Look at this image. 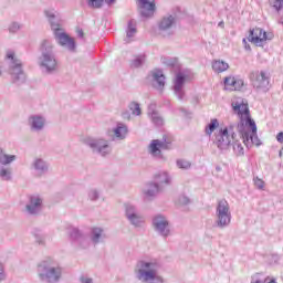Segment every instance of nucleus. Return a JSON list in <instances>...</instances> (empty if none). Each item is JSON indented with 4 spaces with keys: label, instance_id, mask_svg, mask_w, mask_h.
I'll list each match as a JSON object with an SVG mask.
<instances>
[{
    "label": "nucleus",
    "instance_id": "1",
    "mask_svg": "<svg viewBox=\"0 0 283 283\" xmlns=\"http://www.w3.org/2000/svg\"><path fill=\"white\" fill-rule=\"evenodd\" d=\"M232 109L240 116V122L235 124V130L240 134V138L243 139L245 147H260V138L258 137V125L255 120L251 118L249 112V104L244 101L233 102Z\"/></svg>",
    "mask_w": 283,
    "mask_h": 283
},
{
    "label": "nucleus",
    "instance_id": "2",
    "mask_svg": "<svg viewBox=\"0 0 283 283\" xmlns=\"http://www.w3.org/2000/svg\"><path fill=\"white\" fill-rule=\"evenodd\" d=\"M135 277L140 283H165L160 263L156 259H140L135 266Z\"/></svg>",
    "mask_w": 283,
    "mask_h": 283
},
{
    "label": "nucleus",
    "instance_id": "3",
    "mask_svg": "<svg viewBox=\"0 0 283 283\" xmlns=\"http://www.w3.org/2000/svg\"><path fill=\"white\" fill-rule=\"evenodd\" d=\"M38 65L44 74H55L59 72V60L54 52V44L50 40H43L40 43V56Z\"/></svg>",
    "mask_w": 283,
    "mask_h": 283
},
{
    "label": "nucleus",
    "instance_id": "4",
    "mask_svg": "<svg viewBox=\"0 0 283 283\" xmlns=\"http://www.w3.org/2000/svg\"><path fill=\"white\" fill-rule=\"evenodd\" d=\"M235 132H238L235 124L220 128L216 135V145L219 149H227L229 145H232L235 156H242L244 154V147H242V143L238 139Z\"/></svg>",
    "mask_w": 283,
    "mask_h": 283
},
{
    "label": "nucleus",
    "instance_id": "5",
    "mask_svg": "<svg viewBox=\"0 0 283 283\" xmlns=\"http://www.w3.org/2000/svg\"><path fill=\"white\" fill-rule=\"evenodd\" d=\"M38 276L41 282L59 283L63 280V266L52 258L45 259L39 264Z\"/></svg>",
    "mask_w": 283,
    "mask_h": 283
},
{
    "label": "nucleus",
    "instance_id": "6",
    "mask_svg": "<svg viewBox=\"0 0 283 283\" xmlns=\"http://www.w3.org/2000/svg\"><path fill=\"white\" fill-rule=\"evenodd\" d=\"M82 143L83 145H86V147H90L93 154L102 156V158H106V156L112 154V145L109 144V140L103 137H84L82 138Z\"/></svg>",
    "mask_w": 283,
    "mask_h": 283
},
{
    "label": "nucleus",
    "instance_id": "7",
    "mask_svg": "<svg viewBox=\"0 0 283 283\" xmlns=\"http://www.w3.org/2000/svg\"><path fill=\"white\" fill-rule=\"evenodd\" d=\"M193 78V74L189 70H182L175 74L172 80V90L179 101L185 99V85Z\"/></svg>",
    "mask_w": 283,
    "mask_h": 283
},
{
    "label": "nucleus",
    "instance_id": "8",
    "mask_svg": "<svg viewBox=\"0 0 283 283\" xmlns=\"http://www.w3.org/2000/svg\"><path fill=\"white\" fill-rule=\"evenodd\" d=\"M7 59L11 61L9 72L11 74L13 83H17L18 85H21V83H25V72H23V64L21 63V60H19L12 51L7 53Z\"/></svg>",
    "mask_w": 283,
    "mask_h": 283
},
{
    "label": "nucleus",
    "instance_id": "9",
    "mask_svg": "<svg viewBox=\"0 0 283 283\" xmlns=\"http://www.w3.org/2000/svg\"><path fill=\"white\" fill-rule=\"evenodd\" d=\"M216 216V224L219 229H227V227L231 224V208L229 207V201H227V199L218 201Z\"/></svg>",
    "mask_w": 283,
    "mask_h": 283
},
{
    "label": "nucleus",
    "instance_id": "10",
    "mask_svg": "<svg viewBox=\"0 0 283 283\" xmlns=\"http://www.w3.org/2000/svg\"><path fill=\"white\" fill-rule=\"evenodd\" d=\"M125 218L134 229H143L145 227V216L138 211L134 203H124Z\"/></svg>",
    "mask_w": 283,
    "mask_h": 283
},
{
    "label": "nucleus",
    "instance_id": "11",
    "mask_svg": "<svg viewBox=\"0 0 283 283\" xmlns=\"http://www.w3.org/2000/svg\"><path fill=\"white\" fill-rule=\"evenodd\" d=\"M17 160L15 155H8L3 148H0V178L6 182L12 180V163Z\"/></svg>",
    "mask_w": 283,
    "mask_h": 283
},
{
    "label": "nucleus",
    "instance_id": "12",
    "mask_svg": "<svg viewBox=\"0 0 283 283\" xmlns=\"http://www.w3.org/2000/svg\"><path fill=\"white\" fill-rule=\"evenodd\" d=\"M153 227L156 233L164 238V240H167V238L171 235V224L169 223L167 217L163 214H157L153 218Z\"/></svg>",
    "mask_w": 283,
    "mask_h": 283
},
{
    "label": "nucleus",
    "instance_id": "13",
    "mask_svg": "<svg viewBox=\"0 0 283 283\" xmlns=\"http://www.w3.org/2000/svg\"><path fill=\"white\" fill-rule=\"evenodd\" d=\"M250 81H252L253 87L261 90V92H266L271 87V77L264 71L252 72Z\"/></svg>",
    "mask_w": 283,
    "mask_h": 283
},
{
    "label": "nucleus",
    "instance_id": "14",
    "mask_svg": "<svg viewBox=\"0 0 283 283\" xmlns=\"http://www.w3.org/2000/svg\"><path fill=\"white\" fill-rule=\"evenodd\" d=\"M163 149H169V144L165 140L153 139L148 145V154L151 155L153 158L157 160H167V158L163 155Z\"/></svg>",
    "mask_w": 283,
    "mask_h": 283
},
{
    "label": "nucleus",
    "instance_id": "15",
    "mask_svg": "<svg viewBox=\"0 0 283 283\" xmlns=\"http://www.w3.org/2000/svg\"><path fill=\"white\" fill-rule=\"evenodd\" d=\"M54 38L62 48L67 50V52H76V41L74 40V38L67 35V33H65L63 29L56 31L54 33Z\"/></svg>",
    "mask_w": 283,
    "mask_h": 283
},
{
    "label": "nucleus",
    "instance_id": "16",
    "mask_svg": "<svg viewBox=\"0 0 283 283\" xmlns=\"http://www.w3.org/2000/svg\"><path fill=\"white\" fill-rule=\"evenodd\" d=\"M137 10L144 19H151L156 13V0H136Z\"/></svg>",
    "mask_w": 283,
    "mask_h": 283
},
{
    "label": "nucleus",
    "instance_id": "17",
    "mask_svg": "<svg viewBox=\"0 0 283 283\" xmlns=\"http://www.w3.org/2000/svg\"><path fill=\"white\" fill-rule=\"evenodd\" d=\"M24 211L28 216H39L43 211V198L39 195H33L29 197V201L24 207Z\"/></svg>",
    "mask_w": 283,
    "mask_h": 283
},
{
    "label": "nucleus",
    "instance_id": "18",
    "mask_svg": "<svg viewBox=\"0 0 283 283\" xmlns=\"http://www.w3.org/2000/svg\"><path fill=\"white\" fill-rule=\"evenodd\" d=\"M176 25V15L168 14L164 17L158 23L159 34L161 36H171L174 34L172 28Z\"/></svg>",
    "mask_w": 283,
    "mask_h": 283
},
{
    "label": "nucleus",
    "instance_id": "19",
    "mask_svg": "<svg viewBox=\"0 0 283 283\" xmlns=\"http://www.w3.org/2000/svg\"><path fill=\"white\" fill-rule=\"evenodd\" d=\"M43 14L48 19V22L50 24V28L53 34H55L60 30H63V28H61V19L59 18V12L56 10L52 8L45 9L43 11Z\"/></svg>",
    "mask_w": 283,
    "mask_h": 283
},
{
    "label": "nucleus",
    "instance_id": "20",
    "mask_svg": "<svg viewBox=\"0 0 283 283\" xmlns=\"http://www.w3.org/2000/svg\"><path fill=\"white\" fill-rule=\"evenodd\" d=\"M268 39L269 38L266 36V31H264V29L262 28L251 29L248 36V41H250V43H253L258 48H262Z\"/></svg>",
    "mask_w": 283,
    "mask_h": 283
},
{
    "label": "nucleus",
    "instance_id": "21",
    "mask_svg": "<svg viewBox=\"0 0 283 283\" xmlns=\"http://www.w3.org/2000/svg\"><path fill=\"white\" fill-rule=\"evenodd\" d=\"M149 78H150L151 86L155 90H157V92H164L165 85H166V82H165L166 77H165V73H163V71L154 70L150 73Z\"/></svg>",
    "mask_w": 283,
    "mask_h": 283
},
{
    "label": "nucleus",
    "instance_id": "22",
    "mask_svg": "<svg viewBox=\"0 0 283 283\" xmlns=\"http://www.w3.org/2000/svg\"><path fill=\"white\" fill-rule=\"evenodd\" d=\"M45 123L46 119L43 117V115H31L28 118V124L31 132H43V129H45Z\"/></svg>",
    "mask_w": 283,
    "mask_h": 283
},
{
    "label": "nucleus",
    "instance_id": "23",
    "mask_svg": "<svg viewBox=\"0 0 283 283\" xmlns=\"http://www.w3.org/2000/svg\"><path fill=\"white\" fill-rule=\"evenodd\" d=\"M163 189L158 184L154 182H148L146 186L143 188L142 193L147 198L148 200H151L158 196Z\"/></svg>",
    "mask_w": 283,
    "mask_h": 283
},
{
    "label": "nucleus",
    "instance_id": "24",
    "mask_svg": "<svg viewBox=\"0 0 283 283\" xmlns=\"http://www.w3.org/2000/svg\"><path fill=\"white\" fill-rule=\"evenodd\" d=\"M154 182L163 190V187L171 185V175L167 170L158 171L154 175Z\"/></svg>",
    "mask_w": 283,
    "mask_h": 283
},
{
    "label": "nucleus",
    "instance_id": "25",
    "mask_svg": "<svg viewBox=\"0 0 283 283\" xmlns=\"http://www.w3.org/2000/svg\"><path fill=\"white\" fill-rule=\"evenodd\" d=\"M32 169L38 174V176H43V174H48L50 169V165L43 158H35L31 164Z\"/></svg>",
    "mask_w": 283,
    "mask_h": 283
},
{
    "label": "nucleus",
    "instance_id": "26",
    "mask_svg": "<svg viewBox=\"0 0 283 283\" xmlns=\"http://www.w3.org/2000/svg\"><path fill=\"white\" fill-rule=\"evenodd\" d=\"M129 134V128L123 123H118L115 128H113V140H125Z\"/></svg>",
    "mask_w": 283,
    "mask_h": 283
},
{
    "label": "nucleus",
    "instance_id": "27",
    "mask_svg": "<svg viewBox=\"0 0 283 283\" xmlns=\"http://www.w3.org/2000/svg\"><path fill=\"white\" fill-rule=\"evenodd\" d=\"M224 87L226 90H230L231 92L242 90L244 85V81L242 80H235L233 76L224 77Z\"/></svg>",
    "mask_w": 283,
    "mask_h": 283
},
{
    "label": "nucleus",
    "instance_id": "28",
    "mask_svg": "<svg viewBox=\"0 0 283 283\" xmlns=\"http://www.w3.org/2000/svg\"><path fill=\"white\" fill-rule=\"evenodd\" d=\"M107 238V234H105V230L101 227H94L91 230V242L93 244H99V242H103Z\"/></svg>",
    "mask_w": 283,
    "mask_h": 283
},
{
    "label": "nucleus",
    "instance_id": "29",
    "mask_svg": "<svg viewBox=\"0 0 283 283\" xmlns=\"http://www.w3.org/2000/svg\"><path fill=\"white\" fill-rule=\"evenodd\" d=\"M69 235L72 238V240H75L80 244L87 242V237L83 233V231L78 230V228H71Z\"/></svg>",
    "mask_w": 283,
    "mask_h": 283
},
{
    "label": "nucleus",
    "instance_id": "30",
    "mask_svg": "<svg viewBox=\"0 0 283 283\" xmlns=\"http://www.w3.org/2000/svg\"><path fill=\"white\" fill-rule=\"evenodd\" d=\"M136 21L130 20L127 24V29H126V39H127V43H129V41H132V39H134V36H136Z\"/></svg>",
    "mask_w": 283,
    "mask_h": 283
},
{
    "label": "nucleus",
    "instance_id": "31",
    "mask_svg": "<svg viewBox=\"0 0 283 283\" xmlns=\"http://www.w3.org/2000/svg\"><path fill=\"white\" fill-rule=\"evenodd\" d=\"M148 116H150V119L155 125H163V117H160V114H158V112L154 111V105H150L148 107Z\"/></svg>",
    "mask_w": 283,
    "mask_h": 283
},
{
    "label": "nucleus",
    "instance_id": "32",
    "mask_svg": "<svg viewBox=\"0 0 283 283\" xmlns=\"http://www.w3.org/2000/svg\"><path fill=\"white\" fill-rule=\"evenodd\" d=\"M213 70L218 74H221V72H227V70H229V63H227L222 60L214 61L213 62Z\"/></svg>",
    "mask_w": 283,
    "mask_h": 283
},
{
    "label": "nucleus",
    "instance_id": "33",
    "mask_svg": "<svg viewBox=\"0 0 283 283\" xmlns=\"http://www.w3.org/2000/svg\"><path fill=\"white\" fill-rule=\"evenodd\" d=\"M128 109L132 112L133 116H140V114H143V111L140 109V104H138V102H132L128 105Z\"/></svg>",
    "mask_w": 283,
    "mask_h": 283
},
{
    "label": "nucleus",
    "instance_id": "34",
    "mask_svg": "<svg viewBox=\"0 0 283 283\" xmlns=\"http://www.w3.org/2000/svg\"><path fill=\"white\" fill-rule=\"evenodd\" d=\"M87 198L91 200V202H96L101 198V190L96 188H92L87 192Z\"/></svg>",
    "mask_w": 283,
    "mask_h": 283
},
{
    "label": "nucleus",
    "instance_id": "35",
    "mask_svg": "<svg viewBox=\"0 0 283 283\" xmlns=\"http://www.w3.org/2000/svg\"><path fill=\"white\" fill-rule=\"evenodd\" d=\"M176 165H177L178 169H182L184 171L191 169V161H189L187 159H177Z\"/></svg>",
    "mask_w": 283,
    "mask_h": 283
},
{
    "label": "nucleus",
    "instance_id": "36",
    "mask_svg": "<svg viewBox=\"0 0 283 283\" xmlns=\"http://www.w3.org/2000/svg\"><path fill=\"white\" fill-rule=\"evenodd\" d=\"M86 3L88 6V8L98 10V9L103 8L105 0H86Z\"/></svg>",
    "mask_w": 283,
    "mask_h": 283
},
{
    "label": "nucleus",
    "instance_id": "37",
    "mask_svg": "<svg viewBox=\"0 0 283 283\" xmlns=\"http://www.w3.org/2000/svg\"><path fill=\"white\" fill-rule=\"evenodd\" d=\"M145 63V55H138L132 61V67H140Z\"/></svg>",
    "mask_w": 283,
    "mask_h": 283
},
{
    "label": "nucleus",
    "instance_id": "38",
    "mask_svg": "<svg viewBox=\"0 0 283 283\" xmlns=\"http://www.w3.org/2000/svg\"><path fill=\"white\" fill-rule=\"evenodd\" d=\"M191 203V199L189 197L181 195L177 199V205H181V207H187V205Z\"/></svg>",
    "mask_w": 283,
    "mask_h": 283
},
{
    "label": "nucleus",
    "instance_id": "39",
    "mask_svg": "<svg viewBox=\"0 0 283 283\" xmlns=\"http://www.w3.org/2000/svg\"><path fill=\"white\" fill-rule=\"evenodd\" d=\"M19 30H21V23H19V22H11L9 24V32H10V34H17V32H19Z\"/></svg>",
    "mask_w": 283,
    "mask_h": 283
},
{
    "label": "nucleus",
    "instance_id": "40",
    "mask_svg": "<svg viewBox=\"0 0 283 283\" xmlns=\"http://www.w3.org/2000/svg\"><path fill=\"white\" fill-rule=\"evenodd\" d=\"M254 186L256 187V189H260V190L264 189V180L255 177L254 178Z\"/></svg>",
    "mask_w": 283,
    "mask_h": 283
},
{
    "label": "nucleus",
    "instance_id": "41",
    "mask_svg": "<svg viewBox=\"0 0 283 283\" xmlns=\"http://www.w3.org/2000/svg\"><path fill=\"white\" fill-rule=\"evenodd\" d=\"M6 268L3 266V263H0V283L6 282Z\"/></svg>",
    "mask_w": 283,
    "mask_h": 283
},
{
    "label": "nucleus",
    "instance_id": "42",
    "mask_svg": "<svg viewBox=\"0 0 283 283\" xmlns=\"http://www.w3.org/2000/svg\"><path fill=\"white\" fill-rule=\"evenodd\" d=\"M207 136H211L213 134V119L210 120L208 127L206 128Z\"/></svg>",
    "mask_w": 283,
    "mask_h": 283
},
{
    "label": "nucleus",
    "instance_id": "43",
    "mask_svg": "<svg viewBox=\"0 0 283 283\" xmlns=\"http://www.w3.org/2000/svg\"><path fill=\"white\" fill-rule=\"evenodd\" d=\"M273 8H275V10H277V12H280V10H282V8H283V0H275Z\"/></svg>",
    "mask_w": 283,
    "mask_h": 283
},
{
    "label": "nucleus",
    "instance_id": "44",
    "mask_svg": "<svg viewBox=\"0 0 283 283\" xmlns=\"http://www.w3.org/2000/svg\"><path fill=\"white\" fill-rule=\"evenodd\" d=\"M35 242H36L38 244L44 247V244H45V235H38V237L35 238Z\"/></svg>",
    "mask_w": 283,
    "mask_h": 283
},
{
    "label": "nucleus",
    "instance_id": "45",
    "mask_svg": "<svg viewBox=\"0 0 283 283\" xmlns=\"http://www.w3.org/2000/svg\"><path fill=\"white\" fill-rule=\"evenodd\" d=\"M76 34L78 39H85V32H83V29H76Z\"/></svg>",
    "mask_w": 283,
    "mask_h": 283
},
{
    "label": "nucleus",
    "instance_id": "46",
    "mask_svg": "<svg viewBox=\"0 0 283 283\" xmlns=\"http://www.w3.org/2000/svg\"><path fill=\"white\" fill-rule=\"evenodd\" d=\"M276 140H277V143H281V144L283 143V132H281L276 135Z\"/></svg>",
    "mask_w": 283,
    "mask_h": 283
},
{
    "label": "nucleus",
    "instance_id": "47",
    "mask_svg": "<svg viewBox=\"0 0 283 283\" xmlns=\"http://www.w3.org/2000/svg\"><path fill=\"white\" fill-rule=\"evenodd\" d=\"M166 65H170V66H174L176 65V60H167L164 62Z\"/></svg>",
    "mask_w": 283,
    "mask_h": 283
},
{
    "label": "nucleus",
    "instance_id": "48",
    "mask_svg": "<svg viewBox=\"0 0 283 283\" xmlns=\"http://www.w3.org/2000/svg\"><path fill=\"white\" fill-rule=\"evenodd\" d=\"M220 127V123L214 118L213 119V129L216 132V129H218Z\"/></svg>",
    "mask_w": 283,
    "mask_h": 283
},
{
    "label": "nucleus",
    "instance_id": "49",
    "mask_svg": "<svg viewBox=\"0 0 283 283\" xmlns=\"http://www.w3.org/2000/svg\"><path fill=\"white\" fill-rule=\"evenodd\" d=\"M107 6H114L116 3V0H104Z\"/></svg>",
    "mask_w": 283,
    "mask_h": 283
},
{
    "label": "nucleus",
    "instance_id": "50",
    "mask_svg": "<svg viewBox=\"0 0 283 283\" xmlns=\"http://www.w3.org/2000/svg\"><path fill=\"white\" fill-rule=\"evenodd\" d=\"M123 118H127V120H129L132 116L128 113H123Z\"/></svg>",
    "mask_w": 283,
    "mask_h": 283
},
{
    "label": "nucleus",
    "instance_id": "51",
    "mask_svg": "<svg viewBox=\"0 0 283 283\" xmlns=\"http://www.w3.org/2000/svg\"><path fill=\"white\" fill-rule=\"evenodd\" d=\"M218 28H224V21H220L219 23H218Z\"/></svg>",
    "mask_w": 283,
    "mask_h": 283
},
{
    "label": "nucleus",
    "instance_id": "52",
    "mask_svg": "<svg viewBox=\"0 0 283 283\" xmlns=\"http://www.w3.org/2000/svg\"><path fill=\"white\" fill-rule=\"evenodd\" d=\"M216 171H222V168L220 166H217Z\"/></svg>",
    "mask_w": 283,
    "mask_h": 283
},
{
    "label": "nucleus",
    "instance_id": "53",
    "mask_svg": "<svg viewBox=\"0 0 283 283\" xmlns=\"http://www.w3.org/2000/svg\"><path fill=\"white\" fill-rule=\"evenodd\" d=\"M245 50H251V45H249V43L247 45H244Z\"/></svg>",
    "mask_w": 283,
    "mask_h": 283
},
{
    "label": "nucleus",
    "instance_id": "54",
    "mask_svg": "<svg viewBox=\"0 0 283 283\" xmlns=\"http://www.w3.org/2000/svg\"><path fill=\"white\" fill-rule=\"evenodd\" d=\"M283 155V147L281 148V150L279 151V156L282 157Z\"/></svg>",
    "mask_w": 283,
    "mask_h": 283
},
{
    "label": "nucleus",
    "instance_id": "55",
    "mask_svg": "<svg viewBox=\"0 0 283 283\" xmlns=\"http://www.w3.org/2000/svg\"><path fill=\"white\" fill-rule=\"evenodd\" d=\"M242 43H243L244 45L248 44V43H247V38H244V39L242 40Z\"/></svg>",
    "mask_w": 283,
    "mask_h": 283
},
{
    "label": "nucleus",
    "instance_id": "56",
    "mask_svg": "<svg viewBox=\"0 0 283 283\" xmlns=\"http://www.w3.org/2000/svg\"><path fill=\"white\" fill-rule=\"evenodd\" d=\"M0 75H1V71H0Z\"/></svg>",
    "mask_w": 283,
    "mask_h": 283
}]
</instances>
